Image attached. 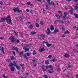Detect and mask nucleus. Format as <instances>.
<instances>
[{"mask_svg":"<svg viewBox=\"0 0 78 78\" xmlns=\"http://www.w3.org/2000/svg\"><path fill=\"white\" fill-rule=\"evenodd\" d=\"M10 18H11V16H8L6 18L1 17V19L3 22L6 20L7 23L10 24L11 23V19Z\"/></svg>","mask_w":78,"mask_h":78,"instance_id":"obj_1","label":"nucleus"},{"mask_svg":"<svg viewBox=\"0 0 78 78\" xmlns=\"http://www.w3.org/2000/svg\"><path fill=\"white\" fill-rule=\"evenodd\" d=\"M49 67L50 68V69L48 70L49 73H53V72H54V70H53V68H52L53 66L51 65H50L49 66Z\"/></svg>","mask_w":78,"mask_h":78,"instance_id":"obj_2","label":"nucleus"},{"mask_svg":"<svg viewBox=\"0 0 78 78\" xmlns=\"http://www.w3.org/2000/svg\"><path fill=\"white\" fill-rule=\"evenodd\" d=\"M14 12H22V11L21 10H19V9L18 7L16 8V7H14L13 9Z\"/></svg>","mask_w":78,"mask_h":78,"instance_id":"obj_3","label":"nucleus"},{"mask_svg":"<svg viewBox=\"0 0 78 78\" xmlns=\"http://www.w3.org/2000/svg\"><path fill=\"white\" fill-rule=\"evenodd\" d=\"M14 39H15V37L14 36H12L11 37H10V39H11V42H12V43L16 42Z\"/></svg>","mask_w":78,"mask_h":78,"instance_id":"obj_4","label":"nucleus"},{"mask_svg":"<svg viewBox=\"0 0 78 78\" xmlns=\"http://www.w3.org/2000/svg\"><path fill=\"white\" fill-rule=\"evenodd\" d=\"M73 11H74V10L73 8H71V10L69 11V12L70 13V14L71 15H73Z\"/></svg>","mask_w":78,"mask_h":78,"instance_id":"obj_5","label":"nucleus"},{"mask_svg":"<svg viewBox=\"0 0 78 78\" xmlns=\"http://www.w3.org/2000/svg\"><path fill=\"white\" fill-rule=\"evenodd\" d=\"M12 50H15L18 53H20L19 51H18V48L17 47L14 46L13 48H12Z\"/></svg>","mask_w":78,"mask_h":78,"instance_id":"obj_6","label":"nucleus"},{"mask_svg":"<svg viewBox=\"0 0 78 78\" xmlns=\"http://www.w3.org/2000/svg\"><path fill=\"white\" fill-rule=\"evenodd\" d=\"M47 31H46V33L47 34H48V35H49V34H50V29L48 27H47Z\"/></svg>","mask_w":78,"mask_h":78,"instance_id":"obj_7","label":"nucleus"},{"mask_svg":"<svg viewBox=\"0 0 78 78\" xmlns=\"http://www.w3.org/2000/svg\"><path fill=\"white\" fill-rule=\"evenodd\" d=\"M13 63H14V64H13L12 63V62H11L10 64H9V66H10V67H13L14 66H15V64H16V63L15 62V61H13Z\"/></svg>","mask_w":78,"mask_h":78,"instance_id":"obj_8","label":"nucleus"},{"mask_svg":"<svg viewBox=\"0 0 78 78\" xmlns=\"http://www.w3.org/2000/svg\"><path fill=\"white\" fill-rule=\"evenodd\" d=\"M31 61L33 62V64L36 63L37 62V59H35L34 58H33L32 59H31Z\"/></svg>","mask_w":78,"mask_h":78,"instance_id":"obj_9","label":"nucleus"},{"mask_svg":"<svg viewBox=\"0 0 78 78\" xmlns=\"http://www.w3.org/2000/svg\"><path fill=\"white\" fill-rule=\"evenodd\" d=\"M19 53H18V54H19V55L20 56V57L21 58H22V57H23V51H22L21 52H20V53L19 52Z\"/></svg>","mask_w":78,"mask_h":78,"instance_id":"obj_10","label":"nucleus"},{"mask_svg":"<svg viewBox=\"0 0 78 78\" xmlns=\"http://www.w3.org/2000/svg\"><path fill=\"white\" fill-rule=\"evenodd\" d=\"M40 37H41L42 39H45V35L43 34H41L40 35Z\"/></svg>","mask_w":78,"mask_h":78,"instance_id":"obj_11","label":"nucleus"},{"mask_svg":"<svg viewBox=\"0 0 78 78\" xmlns=\"http://www.w3.org/2000/svg\"><path fill=\"white\" fill-rule=\"evenodd\" d=\"M48 5H50L55 6V5L54 4V3L52 2H49L48 3Z\"/></svg>","mask_w":78,"mask_h":78,"instance_id":"obj_12","label":"nucleus"},{"mask_svg":"<svg viewBox=\"0 0 78 78\" xmlns=\"http://www.w3.org/2000/svg\"><path fill=\"white\" fill-rule=\"evenodd\" d=\"M15 66H16V68L17 70H20V66H18L17 65L16 63L15 64Z\"/></svg>","mask_w":78,"mask_h":78,"instance_id":"obj_13","label":"nucleus"},{"mask_svg":"<svg viewBox=\"0 0 78 78\" xmlns=\"http://www.w3.org/2000/svg\"><path fill=\"white\" fill-rule=\"evenodd\" d=\"M59 31V30H57L56 29H55L54 31L53 32V33H58Z\"/></svg>","mask_w":78,"mask_h":78,"instance_id":"obj_14","label":"nucleus"},{"mask_svg":"<svg viewBox=\"0 0 78 78\" xmlns=\"http://www.w3.org/2000/svg\"><path fill=\"white\" fill-rule=\"evenodd\" d=\"M39 51H40V52L41 51H45V49L44 48L39 49Z\"/></svg>","mask_w":78,"mask_h":78,"instance_id":"obj_15","label":"nucleus"},{"mask_svg":"<svg viewBox=\"0 0 78 78\" xmlns=\"http://www.w3.org/2000/svg\"><path fill=\"white\" fill-rule=\"evenodd\" d=\"M49 61L48 60H46L45 61V64L46 65H48V64H49Z\"/></svg>","mask_w":78,"mask_h":78,"instance_id":"obj_16","label":"nucleus"},{"mask_svg":"<svg viewBox=\"0 0 78 78\" xmlns=\"http://www.w3.org/2000/svg\"><path fill=\"white\" fill-rule=\"evenodd\" d=\"M34 27V26L32 24H30L29 26V28L30 29H33V28Z\"/></svg>","mask_w":78,"mask_h":78,"instance_id":"obj_17","label":"nucleus"},{"mask_svg":"<svg viewBox=\"0 0 78 78\" xmlns=\"http://www.w3.org/2000/svg\"><path fill=\"white\" fill-rule=\"evenodd\" d=\"M50 29L51 31H53V30H54V27H53V26L51 25L50 26Z\"/></svg>","mask_w":78,"mask_h":78,"instance_id":"obj_18","label":"nucleus"},{"mask_svg":"<svg viewBox=\"0 0 78 78\" xmlns=\"http://www.w3.org/2000/svg\"><path fill=\"white\" fill-rule=\"evenodd\" d=\"M1 51H2V52L3 53V54H5V51H4V49L3 48V47H2Z\"/></svg>","mask_w":78,"mask_h":78,"instance_id":"obj_19","label":"nucleus"},{"mask_svg":"<svg viewBox=\"0 0 78 78\" xmlns=\"http://www.w3.org/2000/svg\"><path fill=\"white\" fill-rule=\"evenodd\" d=\"M74 15L75 17L76 18V19H78V15L77 14L74 13Z\"/></svg>","mask_w":78,"mask_h":78,"instance_id":"obj_20","label":"nucleus"},{"mask_svg":"<svg viewBox=\"0 0 78 78\" xmlns=\"http://www.w3.org/2000/svg\"><path fill=\"white\" fill-rule=\"evenodd\" d=\"M70 56V55H69V54H66L65 55V58H69Z\"/></svg>","mask_w":78,"mask_h":78,"instance_id":"obj_21","label":"nucleus"},{"mask_svg":"<svg viewBox=\"0 0 78 78\" xmlns=\"http://www.w3.org/2000/svg\"><path fill=\"white\" fill-rule=\"evenodd\" d=\"M36 54H37V52H36L35 50H34L33 52V55H36Z\"/></svg>","mask_w":78,"mask_h":78,"instance_id":"obj_22","label":"nucleus"},{"mask_svg":"<svg viewBox=\"0 0 78 78\" xmlns=\"http://www.w3.org/2000/svg\"><path fill=\"white\" fill-rule=\"evenodd\" d=\"M35 24L36 25V27H37V28H39V25L37 23H35Z\"/></svg>","mask_w":78,"mask_h":78,"instance_id":"obj_23","label":"nucleus"},{"mask_svg":"<svg viewBox=\"0 0 78 78\" xmlns=\"http://www.w3.org/2000/svg\"><path fill=\"white\" fill-rule=\"evenodd\" d=\"M30 34H36V32L35 31L31 32Z\"/></svg>","mask_w":78,"mask_h":78,"instance_id":"obj_24","label":"nucleus"},{"mask_svg":"<svg viewBox=\"0 0 78 78\" xmlns=\"http://www.w3.org/2000/svg\"><path fill=\"white\" fill-rule=\"evenodd\" d=\"M15 59V60H16V58H14V57L13 56L11 58V61H12Z\"/></svg>","mask_w":78,"mask_h":78,"instance_id":"obj_25","label":"nucleus"},{"mask_svg":"<svg viewBox=\"0 0 78 78\" xmlns=\"http://www.w3.org/2000/svg\"><path fill=\"white\" fill-rule=\"evenodd\" d=\"M14 70H15V69H14V67H12L11 68V71L12 72H14Z\"/></svg>","mask_w":78,"mask_h":78,"instance_id":"obj_26","label":"nucleus"},{"mask_svg":"<svg viewBox=\"0 0 78 78\" xmlns=\"http://www.w3.org/2000/svg\"><path fill=\"white\" fill-rule=\"evenodd\" d=\"M65 34H70V32L68 30H66L65 32Z\"/></svg>","mask_w":78,"mask_h":78,"instance_id":"obj_27","label":"nucleus"},{"mask_svg":"<svg viewBox=\"0 0 78 78\" xmlns=\"http://www.w3.org/2000/svg\"><path fill=\"white\" fill-rule=\"evenodd\" d=\"M24 49V50L25 51H29V48H25Z\"/></svg>","mask_w":78,"mask_h":78,"instance_id":"obj_28","label":"nucleus"},{"mask_svg":"<svg viewBox=\"0 0 78 78\" xmlns=\"http://www.w3.org/2000/svg\"><path fill=\"white\" fill-rule=\"evenodd\" d=\"M58 12L59 13V14H60V16H62V12H61V11L60 10L58 11Z\"/></svg>","mask_w":78,"mask_h":78,"instance_id":"obj_29","label":"nucleus"},{"mask_svg":"<svg viewBox=\"0 0 78 78\" xmlns=\"http://www.w3.org/2000/svg\"><path fill=\"white\" fill-rule=\"evenodd\" d=\"M46 45L48 47H50V46H51V45H52V44H46Z\"/></svg>","mask_w":78,"mask_h":78,"instance_id":"obj_30","label":"nucleus"},{"mask_svg":"<svg viewBox=\"0 0 78 78\" xmlns=\"http://www.w3.org/2000/svg\"><path fill=\"white\" fill-rule=\"evenodd\" d=\"M68 14V13H67V12H64V16H67Z\"/></svg>","mask_w":78,"mask_h":78,"instance_id":"obj_31","label":"nucleus"},{"mask_svg":"<svg viewBox=\"0 0 78 78\" xmlns=\"http://www.w3.org/2000/svg\"><path fill=\"white\" fill-rule=\"evenodd\" d=\"M55 16L56 17H57V19H60V16L59 15H57L56 14Z\"/></svg>","mask_w":78,"mask_h":78,"instance_id":"obj_32","label":"nucleus"},{"mask_svg":"<svg viewBox=\"0 0 78 78\" xmlns=\"http://www.w3.org/2000/svg\"><path fill=\"white\" fill-rule=\"evenodd\" d=\"M24 57L25 58H26L27 59H28V57L27 56V55H26V54L24 55Z\"/></svg>","mask_w":78,"mask_h":78,"instance_id":"obj_33","label":"nucleus"},{"mask_svg":"<svg viewBox=\"0 0 78 78\" xmlns=\"http://www.w3.org/2000/svg\"><path fill=\"white\" fill-rule=\"evenodd\" d=\"M52 58V55H49L48 56V58H49V59H51Z\"/></svg>","mask_w":78,"mask_h":78,"instance_id":"obj_34","label":"nucleus"},{"mask_svg":"<svg viewBox=\"0 0 78 78\" xmlns=\"http://www.w3.org/2000/svg\"><path fill=\"white\" fill-rule=\"evenodd\" d=\"M41 69H44V68L45 67V66H44V65H43L42 66H41Z\"/></svg>","mask_w":78,"mask_h":78,"instance_id":"obj_35","label":"nucleus"},{"mask_svg":"<svg viewBox=\"0 0 78 78\" xmlns=\"http://www.w3.org/2000/svg\"><path fill=\"white\" fill-rule=\"evenodd\" d=\"M63 17L64 19H69V17H67L66 16H63Z\"/></svg>","mask_w":78,"mask_h":78,"instance_id":"obj_36","label":"nucleus"},{"mask_svg":"<svg viewBox=\"0 0 78 78\" xmlns=\"http://www.w3.org/2000/svg\"><path fill=\"white\" fill-rule=\"evenodd\" d=\"M43 43H42V44H44V43L45 44H48V42H47V41L46 42H45V41H43Z\"/></svg>","mask_w":78,"mask_h":78,"instance_id":"obj_37","label":"nucleus"},{"mask_svg":"<svg viewBox=\"0 0 78 78\" xmlns=\"http://www.w3.org/2000/svg\"><path fill=\"white\" fill-rule=\"evenodd\" d=\"M27 46H26V44H24V47L23 48V49H25V48H27Z\"/></svg>","mask_w":78,"mask_h":78,"instance_id":"obj_38","label":"nucleus"},{"mask_svg":"<svg viewBox=\"0 0 78 78\" xmlns=\"http://www.w3.org/2000/svg\"><path fill=\"white\" fill-rule=\"evenodd\" d=\"M44 78H48V76L47 75H44Z\"/></svg>","mask_w":78,"mask_h":78,"instance_id":"obj_39","label":"nucleus"},{"mask_svg":"<svg viewBox=\"0 0 78 78\" xmlns=\"http://www.w3.org/2000/svg\"><path fill=\"white\" fill-rule=\"evenodd\" d=\"M74 9L75 10H78V6H76L75 7Z\"/></svg>","mask_w":78,"mask_h":78,"instance_id":"obj_40","label":"nucleus"},{"mask_svg":"<svg viewBox=\"0 0 78 78\" xmlns=\"http://www.w3.org/2000/svg\"><path fill=\"white\" fill-rule=\"evenodd\" d=\"M20 17L22 18L23 19H25V17L23 15H21Z\"/></svg>","mask_w":78,"mask_h":78,"instance_id":"obj_41","label":"nucleus"},{"mask_svg":"<svg viewBox=\"0 0 78 78\" xmlns=\"http://www.w3.org/2000/svg\"><path fill=\"white\" fill-rule=\"evenodd\" d=\"M73 51L74 52H76L77 53H78V51H77L76 50V49H73Z\"/></svg>","mask_w":78,"mask_h":78,"instance_id":"obj_42","label":"nucleus"},{"mask_svg":"<svg viewBox=\"0 0 78 78\" xmlns=\"http://www.w3.org/2000/svg\"><path fill=\"white\" fill-rule=\"evenodd\" d=\"M62 30L63 31H64V30H65L64 27H62Z\"/></svg>","mask_w":78,"mask_h":78,"instance_id":"obj_43","label":"nucleus"},{"mask_svg":"<svg viewBox=\"0 0 78 78\" xmlns=\"http://www.w3.org/2000/svg\"><path fill=\"white\" fill-rule=\"evenodd\" d=\"M40 24L41 25H43L44 24V22H43V21L40 22Z\"/></svg>","mask_w":78,"mask_h":78,"instance_id":"obj_44","label":"nucleus"},{"mask_svg":"<svg viewBox=\"0 0 78 78\" xmlns=\"http://www.w3.org/2000/svg\"><path fill=\"white\" fill-rule=\"evenodd\" d=\"M46 69H48V68H49V66H45Z\"/></svg>","mask_w":78,"mask_h":78,"instance_id":"obj_45","label":"nucleus"},{"mask_svg":"<svg viewBox=\"0 0 78 78\" xmlns=\"http://www.w3.org/2000/svg\"><path fill=\"white\" fill-rule=\"evenodd\" d=\"M12 53L14 56H16V52L14 51H13Z\"/></svg>","mask_w":78,"mask_h":78,"instance_id":"obj_46","label":"nucleus"},{"mask_svg":"<svg viewBox=\"0 0 78 78\" xmlns=\"http://www.w3.org/2000/svg\"><path fill=\"white\" fill-rule=\"evenodd\" d=\"M0 39H2V40L4 39V38H3V37H0Z\"/></svg>","mask_w":78,"mask_h":78,"instance_id":"obj_47","label":"nucleus"},{"mask_svg":"<svg viewBox=\"0 0 78 78\" xmlns=\"http://www.w3.org/2000/svg\"><path fill=\"white\" fill-rule=\"evenodd\" d=\"M57 71H58L59 72H60L61 71V69H59V68H58L57 69Z\"/></svg>","mask_w":78,"mask_h":78,"instance_id":"obj_48","label":"nucleus"},{"mask_svg":"<svg viewBox=\"0 0 78 78\" xmlns=\"http://www.w3.org/2000/svg\"><path fill=\"white\" fill-rule=\"evenodd\" d=\"M27 56H30V54L28 53H27Z\"/></svg>","mask_w":78,"mask_h":78,"instance_id":"obj_49","label":"nucleus"},{"mask_svg":"<svg viewBox=\"0 0 78 78\" xmlns=\"http://www.w3.org/2000/svg\"><path fill=\"white\" fill-rule=\"evenodd\" d=\"M11 60H9V59H7L6 60V61H7V62H10Z\"/></svg>","mask_w":78,"mask_h":78,"instance_id":"obj_50","label":"nucleus"},{"mask_svg":"<svg viewBox=\"0 0 78 78\" xmlns=\"http://www.w3.org/2000/svg\"><path fill=\"white\" fill-rule=\"evenodd\" d=\"M46 9H48V5H46Z\"/></svg>","mask_w":78,"mask_h":78,"instance_id":"obj_51","label":"nucleus"},{"mask_svg":"<svg viewBox=\"0 0 78 78\" xmlns=\"http://www.w3.org/2000/svg\"><path fill=\"white\" fill-rule=\"evenodd\" d=\"M60 23H64V21H63V20L60 21Z\"/></svg>","mask_w":78,"mask_h":78,"instance_id":"obj_52","label":"nucleus"},{"mask_svg":"<svg viewBox=\"0 0 78 78\" xmlns=\"http://www.w3.org/2000/svg\"><path fill=\"white\" fill-rule=\"evenodd\" d=\"M37 65V64L36 63H35V64L34 65H33V66L34 67H36V65Z\"/></svg>","mask_w":78,"mask_h":78,"instance_id":"obj_53","label":"nucleus"},{"mask_svg":"<svg viewBox=\"0 0 78 78\" xmlns=\"http://www.w3.org/2000/svg\"><path fill=\"white\" fill-rule=\"evenodd\" d=\"M20 36L21 37H23V34H20Z\"/></svg>","mask_w":78,"mask_h":78,"instance_id":"obj_54","label":"nucleus"},{"mask_svg":"<svg viewBox=\"0 0 78 78\" xmlns=\"http://www.w3.org/2000/svg\"><path fill=\"white\" fill-rule=\"evenodd\" d=\"M0 4L1 5H3V2H2L0 1Z\"/></svg>","mask_w":78,"mask_h":78,"instance_id":"obj_55","label":"nucleus"},{"mask_svg":"<svg viewBox=\"0 0 78 78\" xmlns=\"http://www.w3.org/2000/svg\"><path fill=\"white\" fill-rule=\"evenodd\" d=\"M19 42H20V41L19 40H17L16 41V43H19Z\"/></svg>","mask_w":78,"mask_h":78,"instance_id":"obj_56","label":"nucleus"},{"mask_svg":"<svg viewBox=\"0 0 78 78\" xmlns=\"http://www.w3.org/2000/svg\"><path fill=\"white\" fill-rule=\"evenodd\" d=\"M20 66H21V67H22V66H24V65L22 63L20 65Z\"/></svg>","mask_w":78,"mask_h":78,"instance_id":"obj_57","label":"nucleus"},{"mask_svg":"<svg viewBox=\"0 0 78 78\" xmlns=\"http://www.w3.org/2000/svg\"><path fill=\"white\" fill-rule=\"evenodd\" d=\"M26 11L27 12H29V10L28 9H26Z\"/></svg>","mask_w":78,"mask_h":78,"instance_id":"obj_58","label":"nucleus"},{"mask_svg":"<svg viewBox=\"0 0 78 78\" xmlns=\"http://www.w3.org/2000/svg\"><path fill=\"white\" fill-rule=\"evenodd\" d=\"M46 0L47 2H48V3L50 2V1H51V0Z\"/></svg>","mask_w":78,"mask_h":78,"instance_id":"obj_59","label":"nucleus"},{"mask_svg":"<svg viewBox=\"0 0 78 78\" xmlns=\"http://www.w3.org/2000/svg\"><path fill=\"white\" fill-rule=\"evenodd\" d=\"M73 28L74 29H76V26H74L73 27Z\"/></svg>","mask_w":78,"mask_h":78,"instance_id":"obj_60","label":"nucleus"},{"mask_svg":"<svg viewBox=\"0 0 78 78\" xmlns=\"http://www.w3.org/2000/svg\"><path fill=\"white\" fill-rule=\"evenodd\" d=\"M43 11L44 12H45V9H44V8H43Z\"/></svg>","mask_w":78,"mask_h":78,"instance_id":"obj_61","label":"nucleus"},{"mask_svg":"<svg viewBox=\"0 0 78 78\" xmlns=\"http://www.w3.org/2000/svg\"><path fill=\"white\" fill-rule=\"evenodd\" d=\"M15 34L16 35V36H18V34L17 33H15Z\"/></svg>","mask_w":78,"mask_h":78,"instance_id":"obj_62","label":"nucleus"},{"mask_svg":"<svg viewBox=\"0 0 78 78\" xmlns=\"http://www.w3.org/2000/svg\"><path fill=\"white\" fill-rule=\"evenodd\" d=\"M53 62H56V60L55 59H52Z\"/></svg>","mask_w":78,"mask_h":78,"instance_id":"obj_63","label":"nucleus"},{"mask_svg":"<svg viewBox=\"0 0 78 78\" xmlns=\"http://www.w3.org/2000/svg\"><path fill=\"white\" fill-rule=\"evenodd\" d=\"M66 36V35L63 34L62 35V37H64Z\"/></svg>","mask_w":78,"mask_h":78,"instance_id":"obj_64","label":"nucleus"}]
</instances>
